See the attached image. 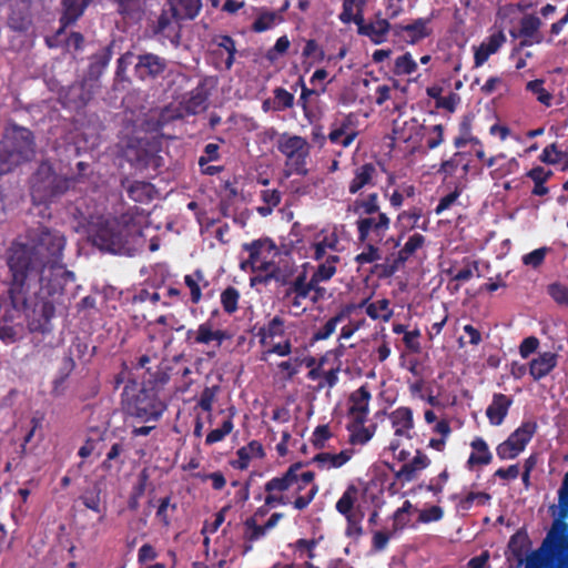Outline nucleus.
<instances>
[{
    "label": "nucleus",
    "mask_w": 568,
    "mask_h": 568,
    "mask_svg": "<svg viewBox=\"0 0 568 568\" xmlns=\"http://www.w3.org/2000/svg\"><path fill=\"white\" fill-rule=\"evenodd\" d=\"M356 227L361 243H365L371 237L381 241L390 227V219L386 213H379L377 216H359Z\"/></svg>",
    "instance_id": "2eb2a0df"
},
{
    "label": "nucleus",
    "mask_w": 568,
    "mask_h": 568,
    "mask_svg": "<svg viewBox=\"0 0 568 568\" xmlns=\"http://www.w3.org/2000/svg\"><path fill=\"white\" fill-rule=\"evenodd\" d=\"M565 155H567V150H558L557 144L551 143L542 150L541 154L539 155V161L545 164L555 165L561 162Z\"/></svg>",
    "instance_id": "bf43d9fd"
},
{
    "label": "nucleus",
    "mask_w": 568,
    "mask_h": 568,
    "mask_svg": "<svg viewBox=\"0 0 568 568\" xmlns=\"http://www.w3.org/2000/svg\"><path fill=\"white\" fill-rule=\"evenodd\" d=\"M275 109L283 111L294 105V94L284 88H276L274 91Z\"/></svg>",
    "instance_id": "69168bd1"
},
{
    "label": "nucleus",
    "mask_w": 568,
    "mask_h": 568,
    "mask_svg": "<svg viewBox=\"0 0 568 568\" xmlns=\"http://www.w3.org/2000/svg\"><path fill=\"white\" fill-rule=\"evenodd\" d=\"M557 354L545 352L539 354L529 364V374L534 381H539L547 376L557 365Z\"/></svg>",
    "instance_id": "2f4dec72"
},
{
    "label": "nucleus",
    "mask_w": 568,
    "mask_h": 568,
    "mask_svg": "<svg viewBox=\"0 0 568 568\" xmlns=\"http://www.w3.org/2000/svg\"><path fill=\"white\" fill-rule=\"evenodd\" d=\"M558 508L561 510V518L568 517V471L565 474L558 489Z\"/></svg>",
    "instance_id": "774afa93"
},
{
    "label": "nucleus",
    "mask_w": 568,
    "mask_h": 568,
    "mask_svg": "<svg viewBox=\"0 0 568 568\" xmlns=\"http://www.w3.org/2000/svg\"><path fill=\"white\" fill-rule=\"evenodd\" d=\"M92 98V88L85 80L75 81L59 92V101L63 108L74 111L84 109Z\"/></svg>",
    "instance_id": "ddd939ff"
},
{
    "label": "nucleus",
    "mask_w": 568,
    "mask_h": 568,
    "mask_svg": "<svg viewBox=\"0 0 568 568\" xmlns=\"http://www.w3.org/2000/svg\"><path fill=\"white\" fill-rule=\"evenodd\" d=\"M356 122L357 119L354 113H348L339 122H335L328 133L329 142L333 144H339L345 149L351 146L358 135Z\"/></svg>",
    "instance_id": "a211bd4d"
},
{
    "label": "nucleus",
    "mask_w": 568,
    "mask_h": 568,
    "mask_svg": "<svg viewBox=\"0 0 568 568\" xmlns=\"http://www.w3.org/2000/svg\"><path fill=\"white\" fill-rule=\"evenodd\" d=\"M568 517L561 510L552 520L540 546L527 555L531 540L525 528L518 529L508 541V550L525 568H568Z\"/></svg>",
    "instance_id": "f257e3e1"
},
{
    "label": "nucleus",
    "mask_w": 568,
    "mask_h": 568,
    "mask_svg": "<svg viewBox=\"0 0 568 568\" xmlns=\"http://www.w3.org/2000/svg\"><path fill=\"white\" fill-rule=\"evenodd\" d=\"M430 18H418L408 24H396L395 36L400 37L407 34L405 41L409 44H416L425 38H428L433 30L429 27Z\"/></svg>",
    "instance_id": "6ab92c4d"
},
{
    "label": "nucleus",
    "mask_w": 568,
    "mask_h": 568,
    "mask_svg": "<svg viewBox=\"0 0 568 568\" xmlns=\"http://www.w3.org/2000/svg\"><path fill=\"white\" fill-rule=\"evenodd\" d=\"M338 243L339 239L335 232L324 235L323 239L311 244L310 248L313 251L312 258L314 261H322L327 250L337 251Z\"/></svg>",
    "instance_id": "58836bf2"
},
{
    "label": "nucleus",
    "mask_w": 568,
    "mask_h": 568,
    "mask_svg": "<svg viewBox=\"0 0 568 568\" xmlns=\"http://www.w3.org/2000/svg\"><path fill=\"white\" fill-rule=\"evenodd\" d=\"M285 333V321L280 316H274L266 325H263L257 331L260 344L265 345L268 338L281 337Z\"/></svg>",
    "instance_id": "a19ab883"
},
{
    "label": "nucleus",
    "mask_w": 568,
    "mask_h": 568,
    "mask_svg": "<svg viewBox=\"0 0 568 568\" xmlns=\"http://www.w3.org/2000/svg\"><path fill=\"white\" fill-rule=\"evenodd\" d=\"M27 278L20 276H11V282L8 288V297L10 304L16 311H26L28 304V290L26 287Z\"/></svg>",
    "instance_id": "c756f323"
},
{
    "label": "nucleus",
    "mask_w": 568,
    "mask_h": 568,
    "mask_svg": "<svg viewBox=\"0 0 568 568\" xmlns=\"http://www.w3.org/2000/svg\"><path fill=\"white\" fill-rule=\"evenodd\" d=\"M357 33L367 37L374 44L384 43L390 30V23L382 17V12L375 13V20L366 22L364 16L358 14Z\"/></svg>",
    "instance_id": "f3484780"
},
{
    "label": "nucleus",
    "mask_w": 568,
    "mask_h": 568,
    "mask_svg": "<svg viewBox=\"0 0 568 568\" xmlns=\"http://www.w3.org/2000/svg\"><path fill=\"white\" fill-rule=\"evenodd\" d=\"M8 267L11 276L28 278L32 271L42 272L41 256L38 255L33 246L24 243H13L8 252Z\"/></svg>",
    "instance_id": "9d476101"
},
{
    "label": "nucleus",
    "mask_w": 568,
    "mask_h": 568,
    "mask_svg": "<svg viewBox=\"0 0 568 568\" xmlns=\"http://www.w3.org/2000/svg\"><path fill=\"white\" fill-rule=\"evenodd\" d=\"M92 0H61L62 14L59 19L61 30L74 24L84 13Z\"/></svg>",
    "instance_id": "c85d7f7f"
},
{
    "label": "nucleus",
    "mask_w": 568,
    "mask_h": 568,
    "mask_svg": "<svg viewBox=\"0 0 568 568\" xmlns=\"http://www.w3.org/2000/svg\"><path fill=\"white\" fill-rule=\"evenodd\" d=\"M547 293L559 305L568 306V287L561 283H551L547 286Z\"/></svg>",
    "instance_id": "0e129e2a"
},
{
    "label": "nucleus",
    "mask_w": 568,
    "mask_h": 568,
    "mask_svg": "<svg viewBox=\"0 0 568 568\" xmlns=\"http://www.w3.org/2000/svg\"><path fill=\"white\" fill-rule=\"evenodd\" d=\"M356 308L366 307V314L372 320H383L384 322H388L393 316V310L389 308V301L387 298H382L374 303H368V300L362 301L358 305H355Z\"/></svg>",
    "instance_id": "4c0bfd02"
},
{
    "label": "nucleus",
    "mask_w": 568,
    "mask_h": 568,
    "mask_svg": "<svg viewBox=\"0 0 568 568\" xmlns=\"http://www.w3.org/2000/svg\"><path fill=\"white\" fill-rule=\"evenodd\" d=\"M544 84L545 81L542 79H536L529 81L526 84V90L531 92L536 97L538 102L546 106H550L552 101V94L545 89Z\"/></svg>",
    "instance_id": "5fc2aeb1"
},
{
    "label": "nucleus",
    "mask_w": 568,
    "mask_h": 568,
    "mask_svg": "<svg viewBox=\"0 0 568 568\" xmlns=\"http://www.w3.org/2000/svg\"><path fill=\"white\" fill-rule=\"evenodd\" d=\"M339 261L341 257L338 255H328L324 262L318 264L311 277L315 283L329 281L335 275L336 264Z\"/></svg>",
    "instance_id": "a18cd8bd"
},
{
    "label": "nucleus",
    "mask_w": 568,
    "mask_h": 568,
    "mask_svg": "<svg viewBox=\"0 0 568 568\" xmlns=\"http://www.w3.org/2000/svg\"><path fill=\"white\" fill-rule=\"evenodd\" d=\"M541 24V20L535 14H525L520 19L518 36L524 39L519 42V48L530 47L544 40L542 34L539 32Z\"/></svg>",
    "instance_id": "aec40b11"
},
{
    "label": "nucleus",
    "mask_w": 568,
    "mask_h": 568,
    "mask_svg": "<svg viewBox=\"0 0 568 568\" xmlns=\"http://www.w3.org/2000/svg\"><path fill=\"white\" fill-rule=\"evenodd\" d=\"M347 429L351 432L349 443L353 445H364L373 437V433L364 424L359 425L354 420L347 426Z\"/></svg>",
    "instance_id": "4d7b16f0"
},
{
    "label": "nucleus",
    "mask_w": 568,
    "mask_h": 568,
    "mask_svg": "<svg viewBox=\"0 0 568 568\" xmlns=\"http://www.w3.org/2000/svg\"><path fill=\"white\" fill-rule=\"evenodd\" d=\"M122 409L128 417L148 424L158 423L168 405L154 390L141 387L131 394L130 385H125L122 393Z\"/></svg>",
    "instance_id": "39448f33"
},
{
    "label": "nucleus",
    "mask_w": 568,
    "mask_h": 568,
    "mask_svg": "<svg viewBox=\"0 0 568 568\" xmlns=\"http://www.w3.org/2000/svg\"><path fill=\"white\" fill-rule=\"evenodd\" d=\"M242 247L248 253V260L242 263V268H245V264L247 263L252 268L262 272L268 271L274 264L273 257L278 254L276 244L268 237L244 243Z\"/></svg>",
    "instance_id": "f8f14e48"
},
{
    "label": "nucleus",
    "mask_w": 568,
    "mask_h": 568,
    "mask_svg": "<svg viewBox=\"0 0 568 568\" xmlns=\"http://www.w3.org/2000/svg\"><path fill=\"white\" fill-rule=\"evenodd\" d=\"M165 6L169 7L179 19L193 21L200 16L203 9V0H165Z\"/></svg>",
    "instance_id": "bb28decb"
},
{
    "label": "nucleus",
    "mask_w": 568,
    "mask_h": 568,
    "mask_svg": "<svg viewBox=\"0 0 568 568\" xmlns=\"http://www.w3.org/2000/svg\"><path fill=\"white\" fill-rule=\"evenodd\" d=\"M283 21V18L281 14H278L275 11L270 10H261L257 14L256 19L252 23V31L256 33L265 32L272 28H274L276 24L281 23Z\"/></svg>",
    "instance_id": "37998d69"
},
{
    "label": "nucleus",
    "mask_w": 568,
    "mask_h": 568,
    "mask_svg": "<svg viewBox=\"0 0 568 568\" xmlns=\"http://www.w3.org/2000/svg\"><path fill=\"white\" fill-rule=\"evenodd\" d=\"M554 175L551 170H546L544 166L537 165L530 169L526 176L529 178L534 182V187L531 190V194L536 196H544L549 193V187L546 186V183Z\"/></svg>",
    "instance_id": "e433bc0d"
},
{
    "label": "nucleus",
    "mask_w": 568,
    "mask_h": 568,
    "mask_svg": "<svg viewBox=\"0 0 568 568\" xmlns=\"http://www.w3.org/2000/svg\"><path fill=\"white\" fill-rule=\"evenodd\" d=\"M304 463L296 462L281 475L272 477L264 484L266 504L271 506L292 505L296 510L306 509L318 493V485L314 484L304 495H296L292 500L285 493L297 483L296 470H301Z\"/></svg>",
    "instance_id": "20e7f679"
},
{
    "label": "nucleus",
    "mask_w": 568,
    "mask_h": 568,
    "mask_svg": "<svg viewBox=\"0 0 568 568\" xmlns=\"http://www.w3.org/2000/svg\"><path fill=\"white\" fill-rule=\"evenodd\" d=\"M425 241V236L420 233H414L410 235L404 246L399 250L394 263L384 266L383 274L385 276L393 275L398 270L399 265L404 264L417 250L423 247Z\"/></svg>",
    "instance_id": "5701e85b"
},
{
    "label": "nucleus",
    "mask_w": 568,
    "mask_h": 568,
    "mask_svg": "<svg viewBox=\"0 0 568 568\" xmlns=\"http://www.w3.org/2000/svg\"><path fill=\"white\" fill-rule=\"evenodd\" d=\"M138 59V54L134 52L128 51L118 59L116 61V70L115 75L120 80H126V70L129 67L133 65V69L135 68V62Z\"/></svg>",
    "instance_id": "680f3d73"
},
{
    "label": "nucleus",
    "mask_w": 568,
    "mask_h": 568,
    "mask_svg": "<svg viewBox=\"0 0 568 568\" xmlns=\"http://www.w3.org/2000/svg\"><path fill=\"white\" fill-rule=\"evenodd\" d=\"M185 116V112L183 111L181 104H169L160 111L159 116L155 121V130H162L168 124L176 120H182Z\"/></svg>",
    "instance_id": "09e8293b"
},
{
    "label": "nucleus",
    "mask_w": 568,
    "mask_h": 568,
    "mask_svg": "<svg viewBox=\"0 0 568 568\" xmlns=\"http://www.w3.org/2000/svg\"><path fill=\"white\" fill-rule=\"evenodd\" d=\"M153 191V185L144 181H134L126 189L129 197L138 203H148L151 201Z\"/></svg>",
    "instance_id": "de8ad7c7"
},
{
    "label": "nucleus",
    "mask_w": 568,
    "mask_h": 568,
    "mask_svg": "<svg viewBox=\"0 0 568 568\" xmlns=\"http://www.w3.org/2000/svg\"><path fill=\"white\" fill-rule=\"evenodd\" d=\"M523 450L519 449L518 446H516L509 438L500 443L497 448L496 453L499 459H514L516 458Z\"/></svg>",
    "instance_id": "338daca9"
},
{
    "label": "nucleus",
    "mask_w": 568,
    "mask_h": 568,
    "mask_svg": "<svg viewBox=\"0 0 568 568\" xmlns=\"http://www.w3.org/2000/svg\"><path fill=\"white\" fill-rule=\"evenodd\" d=\"M371 397V392L366 386H361L358 389L351 394V406L348 408V415L354 419L356 424H365L368 415V404Z\"/></svg>",
    "instance_id": "412c9836"
},
{
    "label": "nucleus",
    "mask_w": 568,
    "mask_h": 568,
    "mask_svg": "<svg viewBox=\"0 0 568 568\" xmlns=\"http://www.w3.org/2000/svg\"><path fill=\"white\" fill-rule=\"evenodd\" d=\"M234 428L232 416H229L220 427L212 429L205 438L206 445L222 442Z\"/></svg>",
    "instance_id": "6e6d98bb"
},
{
    "label": "nucleus",
    "mask_w": 568,
    "mask_h": 568,
    "mask_svg": "<svg viewBox=\"0 0 568 568\" xmlns=\"http://www.w3.org/2000/svg\"><path fill=\"white\" fill-rule=\"evenodd\" d=\"M367 0H343L342 12L338 19L344 24L354 22L356 24L358 14L364 16V7Z\"/></svg>",
    "instance_id": "ea45409f"
},
{
    "label": "nucleus",
    "mask_w": 568,
    "mask_h": 568,
    "mask_svg": "<svg viewBox=\"0 0 568 568\" xmlns=\"http://www.w3.org/2000/svg\"><path fill=\"white\" fill-rule=\"evenodd\" d=\"M139 207L134 206L120 216L99 219L90 234L93 245L113 254L128 251L131 240L141 235V225L136 222Z\"/></svg>",
    "instance_id": "f03ea898"
},
{
    "label": "nucleus",
    "mask_w": 568,
    "mask_h": 568,
    "mask_svg": "<svg viewBox=\"0 0 568 568\" xmlns=\"http://www.w3.org/2000/svg\"><path fill=\"white\" fill-rule=\"evenodd\" d=\"M506 36L503 30H498L497 32L488 36L480 45L475 50L474 53V64L476 68L481 67L491 54L498 52V50L506 42Z\"/></svg>",
    "instance_id": "4be33fe9"
},
{
    "label": "nucleus",
    "mask_w": 568,
    "mask_h": 568,
    "mask_svg": "<svg viewBox=\"0 0 568 568\" xmlns=\"http://www.w3.org/2000/svg\"><path fill=\"white\" fill-rule=\"evenodd\" d=\"M184 283L190 290L191 302L197 304L202 298V286L209 285V282L204 277V273L201 270H195L192 274L184 276Z\"/></svg>",
    "instance_id": "c03bdc74"
},
{
    "label": "nucleus",
    "mask_w": 568,
    "mask_h": 568,
    "mask_svg": "<svg viewBox=\"0 0 568 568\" xmlns=\"http://www.w3.org/2000/svg\"><path fill=\"white\" fill-rule=\"evenodd\" d=\"M192 334H195L194 336V343L196 344H210L215 338V331L213 329V324L211 320L202 323L199 325L196 332H193L190 329L186 333L187 339L191 337Z\"/></svg>",
    "instance_id": "603ef678"
},
{
    "label": "nucleus",
    "mask_w": 568,
    "mask_h": 568,
    "mask_svg": "<svg viewBox=\"0 0 568 568\" xmlns=\"http://www.w3.org/2000/svg\"><path fill=\"white\" fill-rule=\"evenodd\" d=\"M389 419L397 437L412 438L409 432L414 428L413 410L409 407H397L389 414Z\"/></svg>",
    "instance_id": "cd10ccee"
},
{
    "label": "nucleus",
    "mask_w": 568,
    "mask_h": 568,
    "mask_svg": "<svg viewBox=\"0 0 568 568\" xmlns=\"http://www.w3.org/2000/svg\"><path fill=\"white\" fill-rule=\"evenodd\" d=\"M69 189V180L57 174L50 164L41 163L31 178V195L40 203L52 202Z\"/></svg>",
    "instance_id": "423d86ee"
},
{
    "label": "nucleus",
    "mask_w": 568,
    "mask_h": 568,
    "mask_svg": "<svg viewBox=\"0 0 568 568\" xmlns=\"http://www.w3.org/2000/svg\"><path fill=\"white\" fill-rule=\"evenodd\" d=\"M292 546L298 554L300 558L305 557L307 560L315 558V548L317 546V541L315 539L300 538Z\"/></svg>",
    "instance_id": "052dcab7"
},
{
    "label": "nucleus",
    "mask_w": 568,
    "mask_h": 568,
    "mask_svg": "<svg viewBox=\"0 0 568 568\" xmlns=\"http://www.w3.org/2000/svg\"><path fill=\"white\" fill-rule=\"evenodd\" d=\"M179 361L175 356L172 359L162 358L154 367H148V373L142 376V386L160 394L174 374V367Z\"/></svg>",
    "instance_id": "4468645a"
},
{
    "label": "nucleus",
    "mask_w": 568,
    "mask_h": 568,
    "mask_svg": "<svg viewBox=\"0 0 568 568\" xmlns=\"http://www.w3.org/2000/svg\"><path fill=\"white\" fill-rule=\"evenodd\" d=\"M429 464L430 459L418 449L409 463H405L395 471V478L402 481H412L415 478L416 471L427 468Z\"/></svg>",
    "instance_id": "72a5a7b5"
},
{
    "label": "nucleus",
    "mask_w": 568,
    "mask_h": 568,
    "mask_svg": "<svg viewBox=\"0 0 568 568\" xmlns=\"http://www.w3.org/2000/svg\"><path fill=\"white\" fill-rule=\"evenodd\" d=\"M32 246L41 256L42 267L54 268L62 262L65 237L59 231L43 227L38 233Z\"/></svg>",
    "instance_id": "1a4fd4ad"
},
{
    "label": "nucleus",
    "mask_w": 568,
    "mask_h": 568,
    "mask_svg": "<svg viewBox=\"0 0 568 568\" xmlns=\"http://www.w3.org/2000/svg\"><path fill=\"white\" fill-rule=\"evenodd\" d=\"M377 175L376 166L373 163H364L354 170V176L348 183L349 194H357L364 187L374 186Z\"/></svg>",
    "instance_id": "393cba45"
},
{
    "label": "nucleus",
    "mask_w": 568,
    "mask_h": 568,
    "mask_svg": "<svg viewBox=\"0 0 568 568\" xmlns=\"http://www.w3.org/2000/svg\"><path fill=\"white\" fill-rule=\"evenodd\" d=\"M114 42L101 48L99 51L90 57L89 74L93 78H99L109 65L113 57Z\"/></svg>",
    "instance_id": "f704fd0d"
},
{
    "label": "nucleus",
    "mask_w": 568,
    "mask_h": 568,
    "mask_svg": "<svg viewBox=\"0 0 568 568\" xmlns=\"http://www.w3.org/2000/svg\"><path fill=\"white\" fill-rule=\"evenodd\" d=\"M182 19H179L172 10L164 4L161 12L154 17H149L146 29L153 38L161 41H168L172 47L179 48L182 40Z\"/></svg>",
    "instance_id": "6e6552de"
},
{
    "label": "nucleus",
    "mask_w": 568,
    "mask_h": 568,
    "mask_svg": "<svg viewBox=\"0 0 568 568\" xmlns=\"http://www.w3.org/2000/svg\"><path fill=\"white\" fill-rule=\"evenodd\" d=\"M209 92L204 84H199L192 89L184 100L180 103L185 115H195L204 111L207 106Z\"/></svg>",
    "instance_id": "a878e982"
},
{
    "label": "nucleus",
    "mask_w": 568,
    "mask_h": 568,
    "mask_svg": "<svg viewBox=\"0 0 568 568\" xmlns=\"http://www.w3.org/2000/svg\"><path fill=\"white\" fill-rule=\"evenodd\" d=\"M356 310L355 304L345 305L336 315L331 317L321 328H318L313 338L315 341L327 339L336 329V326Z\"/></svg>",
    "instance_id": "c9c22d12"
},
{
    "label": "nucleus",
    "mask_w": 568,
    "mask_h": 568,
    "mask_svg": "<svg viewBox=\"0 0 568 568\" xmlns=\"http://www.w3.org/2000/svg\"><path fill=\"white\" fill-rule=\"evenodd\" d=\"M417 62L414 60L410 52L397 57L394 60L392 72L397 77L410 75L417 71Z\"/></svg>",
    "instance_id": "8fccbe9b"
},
{
    "label": "nucleus",
    "mask_w": 568,
    "mask_h": 568,
    "mask_svg": "<svg viewBox=\"0 0 568 568\" xmlns=\"http://www.w3.org/2000/svg\"><path fill=\"white\" fill-rule=\"evenodd\" d=\"M513 405V398L501 394L496 393L493 395L491 403L486 409V416L493 426H499L504 423L506 416L508 415L509 408Z\"/></svg>",
    "instance_id": "b1692460"
},
{
    "label": "nucleus",
    "mask_w": 568,
    "mask_h": 568,
    "mask_svg": "<svg viewBox=\"0 0 568 568\" xmlns=\"http://www.w3.org/2000/svg\"><path fill=\"white\" fill-rule=\"evenodd\" d=\"M470 447L473 452L466 463L468 469H473L475 466H486L491 463L493 454L484 438L475 437L470 442Z\"/></svg>",
    "instance_id": "473e14b6"
},
{
    "label": "nucleus",
    "mask_w": 568,
    "mask_h": 568,
    "mask_svg": "<svg viewBox=\"0 0 568 568\" xmlns=\"http://www.w3.org/2000/svg\"><path fill=\"white\" fill-rule=\"evenodd\" d=\"M168 68L165 58L152 52L138 54L134 77L141 81L155 80L162 77Z\"/></svg>",
    "instance_id": "dca6fc26"
},
{
    "label": "nucleus",
    "mask_w": 568,
    "mask_h": 568,
    "mask_svg": "<svg viewBox=\"0 0 568 568\" xmlns=\"http://www.w3.org/2000/svg\"><path fill=\"white\" fill-rule=\"evenodd\" d=\"M267 535L263 525H258L255 517H248L244 521L243 539L245 542L254 544Z\"/></svg>",
    "instance_id": "3c124183"
},
{
    "label": "nucleus",
    "mask_w": 568,
    "mask_h": 568,
    "mask_svg": "<svg viewBox=\"0 0 568 568\" xmlns=\"http://www.w3.org/2000/svg\"><path fill=\"white\" fill-rule=\"evenodd\" d=\"M278 152L285 158V165L292 168V172L298 175H306V159L310 155V144L305 138L283 133L276 143Z\"/></svg>",
    "instance_id": "0eeeda50"
},
{
    "label": "nucleus",
    "mask_w": 568,
    "mask_h": 568,
    "mask_svg": "<svg viewBox=\"0 0 568 568\" xmlns=\"http://www.w3.org/2000/svg\"><path fill=\"white\" fill-rule=\"evenodd\" d=\"M423 216V210L420 207L414 206L407 211H403L398 214L397 221L400 224H405L407 222V225H405L408 230H413L415 227H418V221Z\"/></svg>",
    "instance_id": "e2e57ef3"
},
{
    "label": "nucleus",
    "mask_w": 568,
    "mask_h": 568,
    "mask_svg": "<svg viewBox=\"0 0 568 568\" xmlns=\"http://www.w3.org/2000/svg\"><path fill=\"white\" fill-rule=\"evenodd\" d=\"M537 430L536 422H523L521 425L515 429L508 438L519 447V449L524 450L527 444L531 440L535 433Z\"/></svg>",
    "instance_id": "79ce46f5"
},
{
    "label": "nucleus",
    "mask_w": 568,
    "mask_h": 568,
    "mask_svg": "<svg viewBox=\"0 0 568 568\" xmlns=\"http://www.w3.org/2000/svg\"><path fill=\"white\" fill-rule=\"evenodd\" d=\"M36 138L31 130L13 124L0 139V178L36 158Z\"/></svg>",
    "instance_id": "7ed1b4c3"
},
{
    "label": "nucleus",
    "mask_w": 568,
    "mask_h": 568,
    "mask_svg": "<svg viewBox=\"0 0 568 568\" xmlns=\"http://www.w3.org/2000/svg\"><path fill=\"white\" fill-rule=\"evenodd\" d=\"M357 497L358 488L354 484H351L346 487L335 505L337 513L344 516L346 520L345 536L354 540H358L364 534L362 527L364 513L359 509L354 511Z\"/></svg>",
    "instance_id": "9b49d317"
},
{
    "label": "nucleus",
    "mask_w": 568,
    "mask_h": 568,
    "mask_svg": "<svg viewBox=\"0 0 568 568\" xmlns=\"http://www.w3.org/2000/svg\"><path fill=\"white\" fill-rule=\"evenodd\" d=\"M101 487L99 484H94L83 490L79 496V500L87 508L99 515V521H103L106 515V506L101 499Z\"/></svg>",
    "instance_id": "7c9ffc66"
},
{
    "label": "nucleus",
    "mask_w": 568,
    "mask_h": 568,
    "mask_svg": "<svg viewBox=\"0 0 568 568\" xmlns=\"http://www.w3.org/2000/svg\"><path fill=\"white\" fill-rule=\"evenodd\" d=\"M354 211L358 213L361 216L365 215H374L379 214L381 205H379V196L376 192L367 194L364 199H357L354 202Z\"/></svg>",
    "instance_id": "49530a36"
},
{
    "label": "nucleus",
    "mask_w": 568,
    "mask_h": 568,
    "mask_svg": "<svg viewBox=\"0 0 568 568\" xmlns=\"http://www.w3.org/2000/svg\"><path fill=\"white\" fill-rule=\"evenodd\" d=\"M240 292L234 286H227L221 293V305L225 313L232 315L239 308Z\"/></svg>",
    "instance_id": "864d4df0"
},
{
    "label": "nucleus",
    "mask_w": 568,
    "mask_h": 568,
    "mask_svg": "<svg viewBox=\"0 0 568 568\" xmlns=\"http://www.w3.org/2000/svg\"><path fill=\"white\" fill-rule=\"evenodd\" d=\"M216 44L219 45V48H222L227 52L225 68L226 70H230L234 64L236 54V45L234 39L231 36L223 34L219 37V39L216 40Z\"/></svg>",
    "instance_id": "13d9d810"
}]
</instances>
